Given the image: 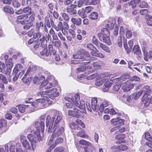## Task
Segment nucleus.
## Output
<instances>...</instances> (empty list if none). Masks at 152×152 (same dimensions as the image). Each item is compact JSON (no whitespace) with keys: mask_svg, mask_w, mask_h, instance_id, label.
<instances>
[{"mask_svg":"<svg viewBox=\"0 0 152 152\" xmlns=\"http://www.w3.org/2000/svg\"><path fill=\"white\" fill-rule=\"evenodd\" d=\"M39 130H37L33 134H28L27 138L30 143L27 140L25 136H21L20 140L23 147L25 149L30 150L32 148L33 151H34L37 141H42L43 139V137L39 134Z\"/></svg>","mask_w":152,"mask_h":152,"instance_id":"1","label":"nucleus"},{"mask_svg":"<svg viewBox=\"0 0 152 152\" xmlns=\"http://www.w3.org/2000/svg\"><path fill=\"white\" fill-rule=\"evenodd\" d=\"M63 119L62 115L60 112L55 113L53 116L51 118L50 115H48L46 117V126L48 127L49 124V120H51L50 123H53V126L58 125V124Z\"/></svg>","mask_w":152,"mask_h":152,"instance_id":"2","label":"nucleus"},{"mask_svg":"<svg viewBox=\"0 0 152 152\" xmlns=\"http://www.w3.org/2000/svg\"><path fill=\"white\" fill-rule=\"evenodd\" d=\"M52 101L49 98L39 99H36L35 102L31 104V106L34 107L37 106L39 108L42 109L46 107L49 105L51 104Z\"/></svg>","mask_w":152,"mask_h":152,"instance_id":"3","label":"nucleus"},{"mask_svg":"<svg viewBox=\"0 0 152 152\" xmlns=\"http://www.w3.org/2000/svg\"><path fill=\"white\" fill-rule=\"evenodd\" d=\"M64 128L63 126H60L58 125L53 126V123H50L48 129L49 132H54L57 136H58L62 134L64 132Z\"/></svg>","mask_w":152,"mask_h":152,"instance_id":"4","label":"nucleus"},{"mask_svg":"<svg viewBox=\"0 0 152 152\" xmlns=\"http://www.w3.org/2000/svg\"><path fill=\"white\" fill-rule=\"evenodd\" d=\"M97 99L96 98H94L92 99L91 104L88 102H86V105L88 110L91 112L92 110L97 111L98 110V106L97 105Z\"/></svg>","mask_w":152,"mask_h":152,"instance_id":"5","label":"nucleus"},{"mask_svg":"<svg viewBox=\"0 0 152 152\" xmlns=\"http://www.w3.org/2000/svg\"><path fill=\"white\" fill-rule=\"evenodd\" d=\"M68 113L69 115L78 118L82 117L83 114V113L78 109V108H76L75 110H69Z\"/></svg>","mask_w":152,"mask_h":152,"instance_id":"6","label":"nucleus"},{"mask_svg":"<svg viewBox=\"0 0 152 152\" xmlns=\"http://www.w3.org/2000/svg\"><path fill=\"white\" fill-rule=\"evenodd\" d=\"M142 100L145 106H148L150 103L151 102V96L149 95L144 94L142 98Z\"/></svg>","mask_w":152,"mask_h":152,"instance_id":"7","label":"nucleus"},{"mask_svg":"<svg viewBox=\"0 0 152 152\" xmlns=\"http://www.w3.org/2000/svg\"><path fill=\"white\" fill-rule=\"evenodd\" d=\"M115 22V19L111 18H109L108 19L105 21L104 23L106 27L112 28L113 27Z\"/></svg>","mask_w":152,"mask_h":152,"instance_id":"8","label":"nucleus"},{"mask_svg":"<svg viewBox=\"0 0 152 152\" xmlns=\"http://www.w3.org/2000/svg\"><path fill=\"white\" fill-rule=\"evenodd\" d=\"M122 84V88L124 92H127L133 88L134 86V84H129V82L127 81L126 82H125Z\"/></svg>","mask_w":152,"mask_h":152,"instance_id":"9","label":"nucleus"},{"mask_svg":"<svg viewBox=\"0 0 152 152\" xmlns=\"http://www.w3.org/2000/svg\"><path fill=\"white\" fill-rule=\"evenodd\" d=\"M48 93H50L49 94V97L52 99H54L56 97L58 96L59 93L57 91L56 88H53L51 90H48Z\"/></svg>","mask_w":152,"mask_h":152,"instance_id":"10","label":"nucleus"},{"mask_svg":"<svg viewBox=\"0 0 152 152\" xmlns=\"http://www.w3.org/2000/svg\"><path fill=\"white\" fill-rule=\"evenodd\" d=\"M66 105L67 108L71 110H75L76 108H78V106H79V103L72 101L66 103Z\"/></svg>","mask_w":152,"mask_h":152,"instance_id":"11","label":"nucleus"},{"mask_svg":"<svg viewBox=\"0 0 152 152\" xmlns=\"http://www.w3.org/2000/svg\"><path fill=\"white\" fill-rule=\"evenodd\" d=\"M34 124L35 127L37 128V129L35 132L37 130H39V135L40 134V127L41 128V131L42 132L44 131L45 125L43 121H41L40 122L39 121H36L35 122Z\"/></svg>","mask_w":152,"mask_h":152,"instance_id":"12","label":"nucleus"},{"mask_svg":"<svg viewBox=\"0 0 152 152\" xmlns=\"http://www.w3.org/2000/svg\"><path fill=\"white\" fill-rule=\"evenodd\" d=\"M99 38L101 41L104 42L107 45H109L112 44V42L109 37V35L102 37Z\"/></svg>","mask_w":152,"mask_h":152,"instance_id":"13","label":"nucleus"},{"mask_svg":"<svg viewBox=\"0 0 152 152\" xmlns=\"http://www.w3.org/2000/svg\"><path fill=\"white\" fill-rule=\"evenodd\" d=\"M125 121L122 119H119L118 118H113L111 120V122L114 125L119 126L124 124Z\"/></svg>","mask_w":152,"mask_h":152,"instance_id":"14","label":"nucleus"},{"mask_svg":"<svg viewBox=\"0 0 152 152\" xmlns=\"http://www.w3.org/2000/svg\"><path fill=\"white\" fill-rule=\"evenodd\" d=\"M97 47L98 49H101L107 53H110L111 52V50L110 48L102 43H100L99 45Z\"/></svg>","mask_w":152,"mask_h":152,"instance_id":"15","label":"nucleus"},{"mask_svg":"<svg viewBox=\"0 0 152 152\" xmlns=\"http://www.w3.org/2000/svg\"><path fill=\"white\" fill-rule=\"evenodd\" d=\"M82 60H89L91 58L89 53L86 51H82Z\"/></svg>","mask_w":152,"mask_h":152,"instance_id":"16","label":"nucleus"},{"mask_svg":"<svg viewBox=\"0 0 152 152\" xmlns=\"http://www.w3.org/2000/svg\"><path fill=\"white\" fill-rule=\"evenodd\" d=\"M107 35H110L108 29L106 28H103L101 30V32L98 34V36L99 38Z\"/></svg>","mask_w":152,"mask_h":152,"instance_id":"17","label":"nucleus"},{"mask_svg":"<svg viewBox=\"0 0 152 152\" xmlns=\"http://www.w3.org/2000/svg\"><path fill=\"white\" fill-rule=\"evenodd\" d=\"M40 54L41 55V57L42 58H45L47 61H49V58L47 59L45 58V57H49L50 56V52L48 51L47 50H45L44 49L42 51L40 52Z\"/></svg>","mask_w":152,"mask_h":152,"instance_id":"18","label":"nucleus"},{"mask_svg":"<svg viewBox=\"0 0 152 152\" xmlns=\"http://www.w3.org/2000/svg\"><path fill=\"white\" fill-rule=\"evenodd\" d=\"M144 53V59L145 60L148 61L149 58L152 59V50L149 51L148 53L145 51Z\"/></svg>","mask_w":152,"mask_h":152,"instance_id":"19","label":"nucleus"},{"mask_svg":"<svg viewBox=\"0 0 152 152\" xmlns=\"http://www.w3.org/2000/svg\"><path fill=\"white\" fill-rule=\"evenodd\" d=\"M44 28V24L42 22H38L36 23L35 29L36 31H39L40 30H42Z\"/></svg>","mask_w":152,"mask_h":152,"instance_id":"20","label":"nucleus"},{"mask_svg":"<svg viewBox=\"0 0 152 152\" xmlns=\"http://www.w3.org/2000/svg\"><path fill=\"white\" fill-rule=\"evenodd\" d=\"M71 21L74 25H76L77 26H79L81 24L82 20L80 18H76L72 17L71 19Z\"/></svg>","mask_w":152,"mask_h":152,"instance_id":"21","label":"nucleus"},{"mask_svg":"<svg viewBox=\"0 0 152 152\" xmlns=\"http://www.w3.org/2000/svg\"><path fill=\"white\" fill-rule=\"evenodd\" d=\"M63 140L61 137H59L57 138L55 140V142H54V144L50 146V148L52 149H53L58 144L61 143L63 141Z\"/></svg>","mask_w":152,"mask_h":152,"instance_id":"22","label":"nucleus"},{"mask_svg":"<svg viewBox=\"0 0 152 152\" xmlns=\"http://www.w3.org/2000/svg\"><path fill=\"white\" fill-rule=\"evenodd\" d=\"M106 77L97 79L95 84L96 86H99L102 85L106 80Z\"/></svg>","mask_w":152,"mask_h":152,"instance_id":"23","label":"nucleus"},{"mask_svg":"<svg viewBox=\"0 0 152 152\" xmlns=\"http://www.w3.org/2000/svg\"><path fill=\"white\" fill-rule=\"evenodd\" d=\"M140 1V0H132L129 2L128 4L129 6H131L132 8L134 9Z\"/></svg>","mask_w":152,"mask_h":152,"instance_id":"24","label":"nucleus"},{"mask_svg":"<svg viewBox=\"0 0 152 152\" xmlns=\"http://www.w3.org/2000/svg\"><path fill=\"white\" fill-rule=\"evenodd\" d=\"M45 76L42 75L41 76L39 79V81L40 82H41V80L42 81H43L42 82V83L40 85V88H42L43 87H46L48 81L47 80H45Z\"/></svg>","mask_w":152,"mask_h":152,"instance_id":"25","label":"nucleus"},{"mask_svg":"<svg viewBox=\"0 0 152 152\" xmlns=\"http://www.w3.org/2000/svg\"><path fill=\"white\" fill-rule=\"evenodd\" d=\"M4 10L5 12L10 14H12L14 13V11L13 9L11 7L8 5L5 6L4 8Z\"/></svg>","mask_w":152,"mask_h":152,"instance_id":"26","label":"nucleus"},{"mask_svg":"<svg viewBox=\"0 0 152 152\" xmlns=\"http://www.w3.org/2000/svg\"><path fill=\"white\" fill-rule=\"evenodd\" d=\"M78 2V6L79 7L88 5L89 3L88 0H80Z\"/></svg>","mask_w":152,"mask_h":152,"instance_id":"27","label":"nucleus"},{"mask_svg":"<svg viewBox=\"0 0 152 152\" xmlns=\"http://www.w3.org/2000/svg\"><path fill=\"white\" fill-rule=\"evenodd\" d=\"M133 53L137 55L141 53V50L138 45H134L132 51Z\"/></svg>","mask_w":152,"mask_h":152,"instance_id":"28","label":"nucleus"},{"mask_svg":"<svg viewBox=\"0 0 152 152\" xmlns=\"http://www.w3.org/2000/svg\"><path fill=\"white\" fill-rule=\"evenodd\" d=\"M66 11L67 12L71 15H75L76 14L77 12L76 10L69 7L67 8Z\"/></svg>","mask_w":152,"mask_h":152,"instance_id":"29","label":"nucleus"},{"mask_svg":"<svg viewBox=\"0 0 152 152\" xmlns=\"http://www.w3.org/2000/svg\"><path fill=\"white\" fill-rule=\"evenodd\" d=\"M28 74L26 73L24 75V76L22 79V80L24 82L26 83H29L32 80V77H27L26 76Z\"/></svg>","mask_w":152,"mask_h":152,"instance_id":"30","label":"nucleus"},{"mask_svg":"<svg viewBox=\"0 0 152 152\" xmlns=\"http://www.w3.org/2000/svg\"><path fill=\"white\" fill-rule=\"evenodd\" d=\"M80 130L77 132V135L79 137H80L83 138H85L88 137V135L86 134L84 131L81 129Z\"/></svg>","mask_w":152,"mask_h":152,"instance_id":"31","label":"nucleus"},{"mask_svg":"<svg viewBox=\"0 0 152 152\" xmlns=\"http://www.w3.org/2000/svg\"><path fill=\"white\" fill-rule=\"evenodd\" d=\"M37 68V66L35 65H33L31 67H29L27 70L26 73L28 74L30 72H35L36 71Z\"/></svg>","mask_w":152,"mask_h":152,"instance_id":"32","label":"nucleus"},{"mask_svg":"<svg viewBox=\"0 0 152 152\" xmlns=\"http://www.w3.org/2000/svg\"><path fill=\"white\" fill-rule=\"evenodd\" d=\"M138 4V7L140 8H146L148 6V3L144 1H140Z\"/></svg>","mask_w":152,"mask_h":152,"instance_id":"33","label":"nucleus"},{"mask_svg":"<svg viewBox=\"0 0 152 152\" xmlns=\"http://www.w3.org/2000/svg\"><path fill=\"white\" fill-rule=\"evenodd\" d=\"M128 76L126 75H124L121 76L120 77L118 78H116L114 79V80L115 81L116 80L117 81H121V82L125 80L128 78Z\"/></svg>","mask_w":152,"mask_h":152,"instance_id":"34","label":"nucleus"},{"mask_svg":"<svg viewBox=\"0 0 152 152\" xmlns=\"http://www.w3.org/2000/svg\"><path fill=\"white\" fill-rule=\"evenodd\" d=\"M89 17L92 20H96L98 18V14L96 12H93L89 15Z\"/></svg>","mask_w":152,"mask_h":152,"instance_id":"35","label":"nucleus"},{"mask_svg":"<svg viewBox=\"0 0 152 152\" xmlns=\"http://www.w3.org/2000/svg\"><path fill=\"white\" fill-rule=\"evenodd\" d=\"M12 61V58H10L9 59L6 60V64L7 67L10 68H12V67L13 65Z\"/></svg>","mask_w":152,"mask_h":152,"instance_id":"36","label":"nucleus"},{"mask_svg":"<svg viewBox=\"0 0 152 152\" xmlns=\"http://www.w3.org/2000/svg\"><path fill=\"white\" fill-rule=\"evenodd\" d=\"M82 51H80L77 53L73 55V57L74 59H78L82 60Z\"/></svg>","mask_w":152,"mask_h":152,"instance_id":"37","label":"nucleus"},{"mask_svg":"<svg viewBox=\"0 0 152 152\" xmlns=\"http://www.w3.org/2000/svg\"><path fill=\"white\" fill-rule=\"evenodd\" d=\"M32 4V0H22L21 4L23 6H26V5L31 6Z\"/></svg>","mask_w":152,"mask_h":152,"instance_id":"38","label":"nucleus"},{"mask_svg":"<svg viewBox=\"0 0 152 152\" xmlns=\"http://www.w3.org/2000/svg\"><path fill=\"white\" fill-rule=\"evenodd\" d=\"M140 12L141 15L145 16V18L148 16V11L147 9H144L140 10Z\"/></svg>","mask_w":152,"mask_h":152,"instance_id":"39","label":"nucleus"},{"mask_svg":"<svg viewBox=\"0 0 152 152\" xmlns=\"http://www.w3.org/2000/svg\"><path fill=\"white\" fill-rule=\"evenodd\" d=\"M29 105H18L19 111L21 113H23L25 112L26 109L25 107H27Z\"/></svg>","mask_w":152,"mask_h":152,"instance_id":"40","label":"nucleus"},{"mask_svg":"<svg viewBox=\"0 0 152 152\" xmlns=\"http://www.w3.org/2000/svg\"><path fill=\"white\" fill-rule=\"evenodd\" d=\"M142 90L143 92H144V94H147V95H148V93H149L151 91L149 86L147 85L144 86L142 88Z\"/></svg>","mask_w":152,"mask_h":152,"instance_id":"41","label":"nucleus"},{"mask_svg":"<svg viewBox=\"0 0 152 152\" xmlns=\"http://www.w3.org/2000/svg\"><path fill=\"white\" fill-rule=\"evenodd\" d=\"M144 134L145 137V139L149 142H151L152 138L150 133L148 132H146Z\"/></svg>","mask_w":152,"mask_h":152,"instance_id":"42","label":"nucleus"},{"mask_svg":"<svg viewBox=\"0 0 152 152\" xmlns=\"http://www.w3.org/2000/svg\"><path fill=\"white\" fill-rule=\"evenodd\" d=\"M125 137V135L124 134H121L118 135L117 136V138L119 139V143L123 142L124 143L125 141L124 140V138Z\"/></svg>","mask_w":152,"mask_h":152,"instance_id":"43","label":"nucleus"},{"mask_svg":"<svg viewBox=\"0 0 152 152\" xmlns=\"http://www.w3.org/2000/svg\"><path fill=\"white\" fill-rule=\"evenodd\" d=\"M128 147L124 144H121L117 147L118 150L121 151H125L128 149Z\"/></svg>","mask_w":152,"mask_h":152,"instance_id":"44","label":"nucleus"},{"mask_svg":"<svg viewBox=\"0 0 152 152\" xmlns=\"http://www.w3.org/2000/svg\"><path fill=\"white\" fill-rule=\"evenodd\" d=\"M31 8L29 6L25 7L23 9V12L27 13L28 15H30L31 14Z\"/></svg>","mask_w":152,"mask_h":152,"instance_id":"45","label":"nucleus"},{"mask_svg":"<svg viewBox=\"0 0 152 152\" xmlns=\"http://www.w3.org/2000/svg\"><path fill=\"white\" fill-rule=\"evenodd\" d=\"M69 126L72 129H76L77 130L81 129V127L78 124L74 123L70 124Z\"/></svg>","mask_w":152,"mask_h":152,"instance_id":"46","label":"nucleus"},{"mask_svg":"<svg viewBox=\"0 0 152 152\" xmlns=\"http://www.w3.org/2000/svg\"><path fill=\"white\" fill-rule=\"evenodd\" d=\"M27 23L24 25L23 27V28L26 30L29 29L33 25V23Z\"/></svg>","mask_w":152,"mask_h":152,"instance_id":"47","label":"nucleus"},{"mask_svg":"<svg viewBox=\"0 0 152 152\" xmlns=\"http://www.w3.org/2000/svg\"><path fill=\"white\" fill-rule=\"evenodd\" d=\"M53 132V133L52 134V135L50 137V140L48 143V145H50V144L53 142L55 138L56 137H58L57 136V135L55 134L54 132Z\"/></svg>","mask_w":152,"mask_h":152,"instance_id":"48","label":"nucleus"},{"mask_svg":"<svg viewBox=\"0 0 152 152\" xmlns=\"http://www.w3.org/2000/svg\"><path fill=\"white\" fill-rule=\"evenodd\" d=\"M55 29L57 31H58L59 29H60L62 31V33H63V29L62 23L61 22H59L58 25L57 27L56 26V27H55Z\"/></svg>","mask_w":152,"mask_h":152,"instance_id":"49","label":"nucleus"},{"mask_svg":"<svg viewBox=\"0 0 152 152\" xmlns=\"http://www.w3.org/2000/svg\"><path fill=\"white\" fill-rule=\"evenodd\" d=\"M92 41L93 43L97 47L98 46L100 42L98 41L97 39L94 36H93Z\"/></svg>","mask_w":152,"mask_h":152,"instance_id":"50","label":"nucleus"},{"mask_svg":"<svg viewBox=\"0 0 152 152\" xmlns=\"http://www.w3.org/2000/svg\"><path fill=\"white\" fill-rule=\"evenodd\" d=\"M64 148L63 146H59L56 148L54 150V152H62L64 151Z\"/></svg>","mask_w":152,"mask_h":152,"instance_id":"51","label":"nucleus"},{"mask_svg":"<svg viewBox=\"0 0 152 152\" xmlns=\"http://www.w3.org/2000/svg\"><path fill=\"white\" fill-rule=\"evenodd\" d=\"M37 32H35L33 34V37L35 39H39L41 36L42 33H41L39 31H37Z\"/></svg>","mask_w":152,"mask_h":152,"instance_id":"52","label":"nucleus"},{"mask_svg":"<svg viewBox=\"0 0 152 152\" xmlns=\"http://www.w3.org/2000/svg\"><path fill=\"white\" fill-rule=\"evenodd\" d=\"M105 82L104 85L105 87L107 88H108L112 85V83L111 80L106 79V80Z\"/></svg>","mask_w":152,"mask_h":152,"instance_id":"53","label":"nucleus"},{"mask_svg":"<svg viewBox=\"0 0 152 152\" xmlns=\"http://www.w3.org/2000/svg\"><path fill=\"white\" fill-rule=\"evenodd\" d=\"M124 46L126 52L128 53H129L131 51L132 48H129L126 42H124Z\"/></svg>","mask_w":152,"mask_h":152,"instance_id":"54","label":"nucleus"},{"mask_svg":"<svg viewBox=\"0 0 152 152\" xmlns=\"http://www.w3.org/2000/svg\"><path fill=\"white\" fill-rule=\"evenodd\" d=\"M80 104L79 103V106H78V108L80 109H83L86 107L85 103L84 101L81 100L79 102Z\"/></svg>","mask_w":152,"mask_h":152,"instance_id":"55","label":"nucleus"},{"mask_svg":"<svg viewBox=\"0 0 152 152\" xmlns=\"http://www.w3.org/2000/svg\"><path fill=\"white\" fill-rule=\"evenodd\" d=\"M53 44L54 46L56 47L57 48H58L61 47V42L60 41H53Z\"/></svg>","mask_w":152,"mask_h":152,"instance_id":"56","label":"nucleus"},{"mask_svg":"<svg viewBox=\"0 0 152 152\" xmlns=\"http://www.w3.org/2000/svg\"><path fill=\"white\" fill-rule=\"evenodd\" d=\"M0 80H2L5 84H7L8 83V81L7 77L2 74H0Z\"/></svg>","mask_w":152,"mask_h":152,"instance_id":"57","label":"nucleus"},{"mask_svg":"<svg viewBox=\"0 0 152 152\" xmlns=\"http://www.w3.org/2000/svg\"><path fill=\"white\" fill-rule=\"evenodd\" d=\"M28 17L27 14H23L17 16V19L18 20H24L27 19Z\"/></svg>","mask_w":152,"mask_h":152,"instance_id":"58","label":"nucleus"},{"mask_svg":"<svg viewBox=\"0 0 152 152\" xmlns=\"http://www.w3.org/2000/svg\"><path fill=\"white\" fill-rule=\"evenodd\" d=\"M84 12H85L84 9H82L78 10V13L79 15L81 16L82 17L84 18L86 17V14H85Z\"/></svg>","mask_w":152,"mask_h":152,"instance_id":"59","label":"nucleus"},{"mask_svg":"<svg viewBox=\"0 0 152 152\" xmlns=\"http://www.w3.org/2000/svg\"><path fill=\"white\" fill-rule=\"evenodd\" d=\"M61 16L64 20L65 21H68L70 19L69 15L66 13H62Z\"/></svg>","mask_w":152,"mask_h":152,"instance_id":"60","label":"nucleus"},{"mask_svg":"<svg viewBox=\"0 0 152 152\" xmlns=\"http://www.w3.org/2000/svg\"><path fill=\"white\" fill-rule=\"evenodd\" d=\"M36 42H37V44H35V45L34 46V48L35 50H39V48H40V42H38V41H37V40H36L35 42V43Z\"/></svg>","mask_w":152,"mask_h":152,"instance_id":"61","label":"nucleus"},{"mask_svg":"<svg viewBox=\"0 0 152 152\" xmlns=\"http://www.w3.org/2000/svg\"><path fill=\"white\" fill-rule=\"evenodd\" d=\"M35 20L34 15H32L29 17L28 19L27 20V22L32 23Z\"/></svg>","mask_w":152,"mask_h":152,"instance_id":"62","label":"nucleus"},{"mask_svg":"<svg viewBox=\"0 0 152 152\" xmlns=\"http://www.w3.org/2000/svg\"><path fill=\"white\" fill-rule=\"evenodd\" d=\"M80 144L82 145H85L87 146L91 145V143L90 142H87L84 140H82L79 141Z\"/></svg>","mask_w":152,"mask_h":152,"instance_id":"63","label":"nucleus"},{"mask_svg":"<svg viewBox=\"0 0 152 152\" xmlns=\"http://www.w3.org/2000/svg\"><path fill=\"white\" fill-rule=\"evenodd\" d=\"M146 23L147 24L150 26H152V16H149L148 18H147Z\"/></svg>","mask_w":152,"mask_h":152,"instance_id":"64","label":"nucleus"}]
</instances>
